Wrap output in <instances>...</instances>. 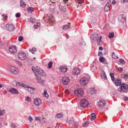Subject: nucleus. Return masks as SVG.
<instances>
[{"label": "nucleus", "mask_w": 128, "mask_h": 128, "mask_svg": "<svg viewBox=\"0 0 128 128\" xmlns=\"http://www.w3.org/2000/svg\"><path fill=\"white\" fill-rule=\"evenodd\" d=\"M28 10L29 12L31 13L34 11V9L32 8L29 7L28 8Z\"/></svg>", "instance_id": "cd10ccee"}, {"label": "nucleus", "mask_w": 128, "mask_h": 128, "mask_svg": "<svg viewBox=\"0 0 128 128\" xmlns=\"http://www.w3.org/2000/svg\"><path fill=\"white\" fill-rule=\"evenodd\" d=\"M30 98H29V97H27L26 100L28 101H30Z\"/></svg>", "instance_id": "e2e57ef3"}, {"label": "nucleus", "mask_w": 128, "mask_h": 128, "mask_svg": "<svg viewBox=\"0 0 128 128\" xmlns=\"http://www.w3.org/2000/svg\"><path fill=\"white\" fill-rule=\"evenodd\" d=\"M44 94L46 97L48 96V94H47V92L46 91H44Z\"/></svg>", "instance_id": "de8ad7c7"}, {"label": "nucleus", "mask_w": 128, "mask_h": 128, "mask_svg": "<svg viewBox=\"0 0 128 128\" xmlns=\"http://www.w3.org/2000/svg\"><path fill=\"white\" fill-rule=\"evenodd\" d=\"M68 124L70 125H72L74 124V121L72 119L69 118L68 119Z\"/></svg>", "instance_id": "412c9836"}, {"label": "nucleus", "mask_w": 128, "mask_h": 128, "mask_svg": "<svg viewBox=\"0 0 128 128\" xmlns=\"http://www.w3.org/2000/svg\"><path fill=\"white\" fill-rule=\"evenodd\" d=\"M23 40V38L22 36H19L18 39V40L19 41H21Z\"/></svg>", "instance_id": "c03bdc74"}, {"label": "nucleus", "mask_w": 128, "mask_h": 128, "mask_svg": "<svg viewBox=\"0 0 128 128\" xmlns=\"http://www.w3.org/2000/svg\"><path fill=\"white\" fill-rule=\"evenodd\" d=\"M8 50L10 52L12 53H15L17 51L16 47L12 45L9 47Z\"/></svg>", "instance_id": "9b49d317"}, {"label": "nucleus", "mask_w": 128, "mask_h": 128, "mask_svg": "<svg viewBox=\"0 0 128 128\" xmlns=\"http://www.w3.org/2000/svg\"><path fill=\"white\" fill-rule=\"evenodd\" d=\"M111 79L112 80V82H114V76H113L111 77Z\"/></svg>", "instance_id": "13d9d810"}, {"label": "nucleus", "mask_w": 128, "mask_h": 128, "mask_svg": "<svg viewBox=\"0 0 128 128\" xmlns=\"http://www.w3.org/2000/svg\"><path fill=\"white\" fill-rule=\"evenodd\" d=\"M26 4H25V3L24 1L22 0L20 1V6H22V8H24L25 7Z\"/></svg>", "instance_id": "393cba45"}, {"label": "nucleus", "mask_w": 128, "mask_h": 128, "mask_svg": "<svg viewBox=\"0 0 128 128\" xmlns=\"http://www.w3.org/2000/svg\"><path fill=\"white\" fill-rule=\"evenodd\" d=\"M125 74H121L122 77L124 78H125Z\"/></svg>", "instance_id": "864d4df0"}, {"label": "nucleus", "mask_w": 128, "mask_h": 128, "mask_svg": "<svg viewBox=\"0 0 128 128\" xmlns=\"http://www.w3.org/2000/svg\"><path fill=\"white\" fill-rule=\"evenodd\" d=\"M88 103L87 101L84 99L81 100L80 102V104L82 107L86 108L88 105Z\"/></svg>", "instance_id": "0eeeda50"}, {"label": "nucleus", "mask_w": 128, "mask_h": 128, "mask_svg": "<svg viewBox=\"0 0 128 128\" xmlns=\"http://www.w3.org/2000/svg\"><path fill=\"white\" fill-rule=\"evenodd\" d=\"M119 60V62L122 64H124L125 63L124 61L122 59H120Z\"/></svg>", "instance_id": "58836bf2"}, {"label": "nucleus", "mask_w": 128, "mask_h": 128, "mask_svg": "<svg viewBox=\"0 0 128 128\" xmlns=\"http://www.w3.org/2000/svg\"><path fill=\"white\" fill-rule=\"evenodd\" d=\"M89 122L88 121L86 122L83 124L82 125L84 127H86L88 126V124H89Z\"/></svg>", "instance_id": "7c9ffc66"}, {"label": "nucleus", "mask_w": 128, "mask_h": 128, "mask_svg": "<svg viewBox=\"0 0 128 128\" xmlns=\"http://www.w3.org/2000/svg\"><path fill=\"white\" fill-rule=\"evenodd\" d=\"M76 3L81 4L82 2H83L82 0H76Z\"/></svg>", "instance_id": "ea45409f"}, {"label": "nucleus", "mask_w": 128, "mask_h": 128, "mask_svg": "<svg viewBox=\"0 0 128 128\" xmlns=\"http://www.w3.org/2000/svg\"><path fill=\"white\" fill-rule=\"evenodd\" d=\"M70 23H68V24L65 25L63 26L62 29L64 30L68 31L71 28L70 26Z\"/></svg>", "instance_id": "ddd939ff"}, {"label": "nucleus", "mask_w": 128, "mask_h": 128, "mask_svg": "<svg viewBox=\"0 0 128 128\" xmlns=\"http://www.w3.org/2000/svg\"><path fill=\"white\" fill-rule=\"evenodd\" d=\"M5 112V110H0V116H2Z\"/></svg>", "instance_id": "a19ab883"}, {"label": "nucleus", "mask_w": 128, "mask_h": 128, "mask_svg": "<svg viewBox=\"0 0 128 128\" xmlns=\"http://www.w3.org/2000/svg\"><path fill=\"white\" fill-rule=\"evenodd\" d=\"M128 86L126 84L123 83L120 86L118 89V90L120 92H126L128 91Z\"/></svg>", "instance_id": "7ed1b4c3"}, {"label": "nucleus", "mask_w": 128, "mask_h": 128, "mask_svg": "<svg viewBox=\"0 0 128 128\" xmlns=\"http://www.w3.org/2000/svg\"><path fill=\"white\" fill-rule=\"evenodd\" d=\"M74 94L76 96H82L84 93V91L81 88H79L74 90Z\"/></svg>", "instance_id": "39448f33"}, {"label": "nucleus", "mask_w": 128, "mask_h": 128, "mask_svg": "<svg viewBox=\"0 0 128 128\" xmlns=\"http://www.w3.org/2000/svg\"><path fill=\"white\" fill-rule=\"evenodd\" d=\"M99 49L100 50H102L103 49V48L101 46H100L99 47Z\"/></svg>", "instance_id": "338daca9"}, {"label": "nucleus", "mask_w": 128, "mask_h": 128, "mask_svg": "<svg viewBox=\"0 0 128 128\" xmlns=\"http://www.w3.org/2000/svg\"><path fill=\"white\" fill-rule=\"evenodd\" d=\"M48 19L49 22H51L54 21V18L52 16H51L49 17Z\"/></svg>", "instance_id": "c85d7f7f"}, {"label": "nucleus", "mask_w": 128, "mask_h": 128, "mask_svg": "<svg viewBox=\"0 0 128 128\" xmlns=\"http://www.w3.org/2000/svg\"><path fill=\"white\" fill-rule=\"evenodd\" d=\"M35 69L34 67V66H33V67H32V70L34 72H35V71L36 70H34H34H35Z\"/></svg>", "instance_id": "052dcab7"}, {"label": "nucleus", "mask_w": 128, "mask_h": 128, "mask_svg": "<svg viewBox=\"0 0 128 128\" xmlns=\"http://www.w3.org/2000/svg\"><path fill=\"white\" fill-rule=\"evenodd\" d=\"M53 62H50L48 64V68H50L52 66Z\"/></svg>", "instance_id": "473e14b6"}, {"label": "nucleus", "mask_w": 128, "mask_h": 128, "mask_svg": "<svg viewBox=\"0 0 128 128\" xmlns=\"http://www.w3.org/2000/svg\"><path fill=\"white\" fill-rule=\"evenodd\" d=\"M72 72L73 74L77 75L80 74V70L79 69L77 68H76L72 69Z\"/></svg>", "instance_id": "f8f14e48"}, {"label": "nucleus", "mask_w": 128, "mask_h": 128, "mask_svg": "<svg viewBox=\"0 0 128 128\" xmlns=\"http://www.w3.org/2000/svg\"><path fill=\"white\" fill-rule=\"evenodd\" d=\"M112 56L113 58L115 59H118V58L117 56H116L115 53L114 52L112 53Z\"/></svg>", "instance_id": "c9c22d12"}, {"label": "nucleus", "mask_w": 128, "mask_h": 128, "mask_svg": "<svg viewBox=\"0 0 128 128\" xmlns=\"http://www.w3.org/2000/svg\"><path fill=\"white\" fill-rule=\"evenodd\" d=\"M102 63L104 64L105 65H107L108 64V63L106 59L104 60V61Z\"/></svg>", "instance_id": "8fccbe9b"}, {"label": "nucleus", "mask_w": 128, "mask_h": 128, "mask_svg": "<svg viewBox=\"0 0 128 128\" xmlns=\"http://www.w3.org/2000/svg\"><path fill=\"white\" fill-rule=\"evenodd\" d=\"M99 35L98 34L96 33H94L93 34L92 36L93 37V40H97L100 38L99 37Z\"/></svg>", "instance_id": "a211bd4d"}, {"label": "nucleus", "mask_w": 128, "mask_h": 128, "mask_svg": "<svg viewBox=\"0 0 128 128\" xmlns=\"http://www.w3.org/2000/svg\"><path fill=\"white\" fill-rule=\"evenodd\" d=\"M102 36L101 35L100 36V38L97 40L98 44L99 46L101 45L102 44V42L101 40Z\"/></svg>", "instance_id": "aec40b11"}, {"label": "nucleus", "mask_w": 128, "mask_h": 128, "mask_svg": "<svg viewBox=\"0 0 128 128\" xmlns=\"http://www.w3.org/2000/svg\"><path fill=\"white\" fill-rule=\"evenodd\" d=\"M35 72H34L36 76V78L37 80V82L42 85H44L45 80H42L40 76H38V74L39 75L43 76H45L46 75L45 72L43 71V70L39 67L37 66L35 68Z\"/></svg>", "instance_id": "f257e3e1"}, {"label": "nucleus", "mask_w": 128, "mask_h": 128, "mask_svg": "<svg viewBox=\"0 0 128 128\" xmlns=\"http://www.w3.org/2000/svg\"><path fill=\"white\" fill-rule=\"evenodd\" d=\"M34 28H36L38 27V26L36 25H34Z\"/></svg>", "instance_id": "0e129e2a"}, {"label": "nucleus", "mask_w": 128, "mask_h": 128, "mask_svg": "<svg viewBox=\"0 0 128 128\" xmlns=\"http://www.w3.org/2000/svg\"><path fill=\"white\" fill-rule=\"evenodd\" d=\"M89 80V78H83L81 79L80 82L82 85H86Z\"/></svg>", "instance_id": "423d86ee"}, {"label": "nucleus", "mask_w": 128, "mask_h": 128, "mask_svg": "<svg viewBox=\"0 0 128 128\" xmlns=\"http://www.w3.org/2000/svg\"><path fill=\"white\" fill-rule=\"evenodd\" d=\"M59 10H60L64 12L65 11L66 8L64 6L62 7V6H59Z\"/></svg>", "instance_id": "f704fd0d"}, {"label": "nucleus", "mask_w": 128, "mask_h": 128, "mask_svg": "<svg viewBox=\"0 0 128 128\" xmlns=\"http://www.w3.org/2000/svg\"><path fill=\"white\" fill-rule=\"evenodd\" d=\"M62 115L60 113H58L56 114V116L58 118H60L62 117Z\"/></svg>", "instance_id": "e433bc0d"}, {"label": "nucleus", "mask_w": 128, "mask_h": 128, "mask_svg": "<svg viewBox=\"0 0 128 128\" xmlns=\"http://www.w3.org/2000/svg\"><path fill=\"white\" fill-rule=\"evenodd\" d=\"M110 10V7L105 6L104 8V10L106 12H108Z\"/></svg>", "instance_id": "4c0bfd02"}, {"label": "nucleus", "mask_w": 128, "mask_h": 128, "mask_svg": "<svg viewBox=\"0 0 128 128\" xmlns=\"http://www.w3.org/2000/svg\"><path fill=\"white\" fill-rule=\"evenodd\" d=\"M34 102L35 104L37 106L39 105L41 103V100L38 98H36L34 99Z\"/></svg>", "instance_id": "dca6fc26"}, {"label": "nucleus", "mask_w": 128, "mask_h": 128, "mask_svg": "<svg viewBox=\"0 0 128 128\" xmlns=\"http://www.w3.org/2000/svg\"><path fill=\"white\" fill-rule=\"evenodd\" d=\"M125 79H127L128 78V74H125Z\"/></svg>", "instance_id": "4d7b16f0"}, {"label": "nucleus", "mask_w": 128, "mask_h": 128, "mask_svg": "<svg viewBox=\"0 0 128 128\" xmlns=\"http://www.w3.org/2000/svg\"><path fill=\"white\" fill-rule=\"evenodd\" d=\"M2 16L3 18H4V19H6L8 17V16L7 15H6L5 14H2Z\"/></svg>", "instance_id": "37998d69"}, {"label": "nucleus", "mask_w": 128, "mask_h": 128, "mask_svg": "<svg viewBox=\"0 0 128 128\" xmlns=\"http://www.w3.org/2000/svg\"><path fill=\"white\" fill-rule=\"evenodd\" d=\"M29 120H30V122H31V120H32V118L30 116L29 117Z\"/></svg>", "instance_id": "603ef678"}, {"label": "nucleus", "mask_w": 128, "mask_h": 128, "mask_svg": "<svg viewBox=\"0 0 128 128\" xmlns=\"http://www.w3.org/2000/svg\"><path fill=\"white\" fill-rule=\"evenodd\" d=\"M60 70L63 72H66L67 70V68L66 66H61L60 68Z\"/></svg>", "instance_id": "f3484780"}, {"label": "nucleus", "mask_w": 128, "mask_h": 128, "mask_svg": "<svg viewBox=\"0 0 128 128\" xmlns=\"http://www.w3.org/2000/svg\"><path fill=\"white\" fill-rule=\"evenodd\" d=\"M102 52H98V55L99 56H101L102 55Z\"/></svg>", "instance_id": "3c124183"}, {"label": "nucleus", "mask_w": 128, "mask_h": 128, "mask_svg": "<svg viewBox=\"0 0 128 128\" xmlns=\"http://www.w3.org/2000/svg\"><path fill=\"white\" fill-rule=\"evenodd\" d=\"M16 64H18V65H19L20 66H22V64L19 61L16 60Z\"/></svg>", "instance_id": "79ce46f5"}, {"label": "nucleus", "mask_w": 128, "mask_h": 128, "mask_svg": "<svg viewBox=\"0 0 128 128\" xmlns=\"http://www.w3.org/2000/svg\"><path fill=\"white\" fill-rule=\"evenodd\" d=\"M106 59L104 57L102 56H101L99 59V61L101 62H103Z\"/></svg>", "instance_id": "c756f323"}, {"label": "nucleus", "mask_w": 128, "mask_h": 128, "mask_svg": "<svg viewBox=\"0 0 128 128\" xmlns=\"http://www.w3.org/2000/svg\"><path fill=\"white\" fill-rule=\"evenodd\" d=\"M30 51L33 54H34V52L36 51V48L35 47H33L32 49L30 50Z\"/></svg>", "instance_id": "72a5a7b5"}, {"label": "nucleus", "mask_w": 128, "mask_h": 128, "mask_svg": "<svg viewBox=\"0 0 128 128\" xmlns=\"http://www.w3.org/2000/svg\"><path fill=\"white\" fill-rule=\"evenodd\" d=\"M91 117L90 119L92 121L94 120L96 118V116L95 114L94 113H92L91 114Z\"/></svg>", "instance_id": "4be33fe9"}, {"label": "nucleus", "mask_w": 128, "mask_h": 128, "mask_svg": "<svg viewBox=\"0 0 128 128\" xmlns=\"http://www.w3.org/2000/svg\"><path fill=\"white\" fill-rule=\"evenodd\" d=\"M98 104L100 107L102 108L104 107L106 104L105 101L104 100H101L99 101Z\"/></svg>", "instance_id": "4468645a"}, {"label": "nucleus", "mask_w": 128, "mask_h": 128, "mask_svg": "<svg viewBox=\"0 0 128 128\" xmlns=\"http://www.w3.org/2000/svg\"><path fill=\"white\" fill-rule=\"evenodd\" d=\"M21 16L20 14L19 13H17L16 14V18H19Z\"/></svg>", "instance_id": "a18cd8bd"}, {"label": "nucleus", "mask_w": 128, "mask_h": 128, "mask_svg": "<svg viewBox=\"0 0 128 128\" xmlns=\"http://www.w3.org/2000/svg\"><path fill=\"white\" fill-rule=\"evenodd\" d=\"M124 98L125 100H128V97L124 96Z\"/></svg>", "instance_id": "6e6d98bb"}, {"label": "nucleus", "mask_w": 128, "mask_h": 128, "mask_svg": "<svg viewBox=\"0 0 128 128\" xmlns=\"http://www.w3.org/2000/svg\"><path fill=\"white\" fill-rule=\"evenodd\" d=\"M101 76L102 78L104 80H106L107 79L106 76L104 72H102V73L101 74Z\"/></svg>", "instance_id": "b1692460"}, {"label": "nucleus", "mask_w": 128, "mask_h": 128, "mask_svg": "<svg viewBox=\"0 0 128 128\" xmlns=\"http://www.w3.org/2000/svg\"><path fill=\"white\" fill-rule=\"evenodd\" d=\"M14 83L16 84V86H19L21 87H24L28 88V90L31 94H34V92L35 89L33 88L28 86L20 82H19L16 81H14Z\"/></svg>", "instance_id": "f03ea898"}, {"label": "nucleus", "mask_w": 128, "mask_h": 128, "mask_svg": "<svg viewBox=\"0 0 128 128\" xmlns=\"http://www.w3.org/2000/svg\"><path fill=\"white\" fill-rule=\"evenodd\" d=\"M110 76L111 77L114 76V74H113V73H110Z\"/></svg>", "instance_id": "bf43d9fd"}, {"label": "nucleus", "mask_w": 128, "mask_h": 128, "mask_svg": "<svg viewBox=\"0 0 128 128\" xmlns=\"http://www.w3.org/2000/svg\"><path fill=\"white\" fill-rule=\"evenodd\" d=\"M9 92L13 94H17L18 93V92L17 90L13 88H10L9 90Z\"/></svg>", "instance_id": "2eb2a0df"}, {"label": "nucleus", "mask_w": 128, "mask_h": 128, "mask_svg": "<svg viewBox=\"0 0 128 128\" xmlns=\"http://www.w3.org/2000/svg\"><path fill=\"white\" fill-rule=\"evenodd\" d=\"M18 56L19 58L22 60H24L26 58V54L22 52L19 53Z\"/></svg>", "instance_id": "6e6552de"}, {"label": "nucleus", "mask_w": 128, "mask_h": 128, "mask_svg": "<svg viewBox=\"0 0 128 128\" xmlns=\"http://www.w3.org/2000/svg\"><path fill=\"white\" fill-rule=\"evenodd\" d=\"M8 69L12 74H17L18 72V69L12 66H8Z\"/></svg>", "instance_id": "20e7f679"}, {"label": "nucleus", "mask_w": 128, "mask_h": 128, "mask_svg": "<svg viewBox=\"0 0 128 128\" xmlns=\"http://www.w3.org/2000/svg\"><path fill=\"white\" fill-rule=\"evenodd\" d=\"M120 18L121 19V21L122 22L124 23V22H125L126 21V18H124L122 16H121L120 17Z\"/></svg>", "instance_id": "5701e85b"}, {"label": "nucleus", "mask_w": 128, "mask_h": 128, "mask_svg": "<svg viewBox=\"0 0 128 128\" xmlns=\"http://www.w3.org/2000/svg\"><path fill=\"white\" fill-rule=\"evenodd\" d=\"M121 82V80H120L118 79L115 80V82H114V83L117 86H121L122 84Z\"/></svg>", "instance_id": "6ab92c4d"}, {"label": "nucleus", "mask_w": 128, "mask_h": 128, "mask_svg": "<svg viewBox=\"0 0 128 128\" xmlns=\"http://www.w3.org/2000/svg\"><path fill=\"white\" fill-rule=\"evenodd\" d=\"M7 92L6 90H4L3 91V93L4 94H6Z\"/></svg>", "instance_id": "774afa93"}, {"label": "nucleus", "mask_w": 128, "mask_h": 128, "mask_svg": "<svg viewBox=\"0 0 128 128\" xmlns=\"http://www.w3.org/2000/svg\"><path fill=\"white\" fill-rule=\"evenodd\" d=\"M35 120H36L38 121H40V118L38 117H35Z\"/></svg>", "instance_id": "09e8293b"}, {"label": "nucleus", "mask_w": 128, "mask_h": 128, "mask_svg": "<svg viewBox=\"0 0 128 128\" xmlns=\"http://www.w3.org/2000/svg\"><path fill=\"white\" fill-rule=\"evenodd\" d=\"M70 80L68 77L64 76L62 78V82L64 84L66 85L69 83Z\"/></svg>", "instance_id": "1a4fd4ad"}, {"label": "nucleus", "mask_w": 128, "mask_h": 128, "mask_svg": "<svg viewBox=\"0 0 128 128\" xmlns=\"http://www.w3.org/2000/svg\"><path fill=\"white\" fill-rule=\"evenodd\" d=\"M38 27L40 26V24L39 22H38L37 23L36 25Z\"/></svg>", "instance_id": "69168bd1"}, {"label": "nucleus", "mask_w": 128, "mask_h": 128, "mask_svg": "<svg viewBox=\"0 0 128 128\" xmlns=\"http://www.w3.org/2000/svg\"><path fill=\"white\" fill-rule=\"evenodd\" d=\"M28 20L31 22H34L35 21L36 19L35 18H31L28 19Z\"/></svg>", "instance_id": "2f4dec72"}, {"label": "nucleus", "mask_w": 128, "mask_h": 128, "mask_svg": "<svg viewBox=\"0 0 128 128\" xmlns=\"http://www.w3.org/2000/svg\"><path fill=\"white\" fill-rule=\"evenodd\" d=\"M116 3V1L114 0L112 2V4H115Z\"/></svg>", "instance_id": "680f3d73"}, {"label": "nucleus", "mask_w": 128, "mask_h": 128, "mask_svg": "<svg viewBox=\"0 0 128 128\" xmlns=\"http://www.w3.org/2000/svg\"><path fill=\"white\" fill-rule=\"evenodd\" d=\"M114 35V32H110L109 34L108 37L110 38H113Z\"/></svg>", "instance_id": "a878e982"}, {"label": "nucleus", "mask_w": 128, "mask_h": 128, "mask_svg": "<svg viewBox=\"0 0 128 128\" xmlns=\"http://www.w3.org/2000/svg\"><path fill=\"white\" fill-rule=\"evenodd\" d=\"M6 29L10 31H11L14 30V26L11 24H8L6 26Z\"/></svg>", "instance_id": "9d476101"}, {"label": "nucleus", "mask_w": 128, "mask_h": 128, "mask_svg": "<svg viewBox=\"0 0 128 128\" xmlns=\"http://www.w3.org/2000/svg\"><path fill=\"white\" fill-rule=\"evenodd\" d=\"M11 127L13 128H15L16 127V126L14 124H12L11 125Z\"/></svg>", "instance_id": "49530a36"}, {"label": "nucleus", "mask_w": 128, "mask_h": 128, "mask_svg": "<svg viewBox=\"0 0 128 128\" xmlns=\"http://www.w3.org/2000/svg\"><path fill=\"white\" fill-rule=\"evenodd\" d=\"M118 70L119 71H123L122 68L121 67H119L118 68Z\"/></svg>", "instance_id": "5fc2aeb1"}, {"label": "nucleus", "mask_w": 128, "mask_h": 128, "mask_svg": "<svg viewBox=\"0 0 128 128\" xmlns=\"http://www.w3.org/2000/svg\"><path fill=\"white\" fill-rule=\"evenodd\" d=\"M96 92V90L94 88H92L90 89V93L92 94L95 93Z\"/></svg>", "instance_id": "bb28decb"}]
</instances>
